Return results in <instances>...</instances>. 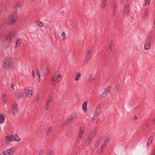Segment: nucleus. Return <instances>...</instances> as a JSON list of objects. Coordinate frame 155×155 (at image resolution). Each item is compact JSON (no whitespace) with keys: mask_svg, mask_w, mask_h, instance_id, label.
I'll return each instance as SVG.
<instances>
[{"mask_svg":"<svg viewBox=\"0 0 155 155\" xmlns=\"http://www.w3.org/2000/svg\"><path fill=\"white\" fill-rule=\"evenodd\" d=\"M63 78V76L59 74H57V72L55 71L51 79V81L52 83H54V82L57 83L60 82Z\"/></svg>","mask_w":155,"mask_h":155,"instance_id":"obj_1","label":"nucleus"},{"mask_svg":"<svg viewBox=\"0 0 155 155\" xmlns=\"http://www.w3.org/2000/svg\"><path fill=\"white\" fill-rule=\"evenodd\" d=\"M77 117V114L74 113L72 114L71 115L69 116L68 117V119L64 121L62 124L63 126H65L69 124L71 122H72L74 120L76 119Z\"/></svg>","mask_w":155,"mask_h":155,"instance_id":"obj_2","label":"nucleus"},{"mask_svg":"<svg viewBox=\"0 0 155 155\" xmlns=\"http://www.w3.org/2000/svg\"><path fill=\"white\" fill-rule=\"evenodd\" d=\"M18 16V14L16 12L12 13L10 15V25L14 24L15 23Z\"/></svg>","mask_w":155,"mask_h":155,"instance_id":"obj_3","label":"nucleus"},{"mask_svg":"<svg viewBox=\"0 0 155 155\" xmlns=\"http://www.w3.org/2000/svg\"><path fill=\"white\" fill-rule=\"evenodd\" d=\"M124 7V15L125 16H128L129 15L130 10L129 4L128 2L126 1Z\"/></svg>","mask_w":155,"mask_h":155,"instance_id":"obj_4","label":"nucleus"},{"mask_svg":"<svg viewBox=\"0 0 155 155\" xmlns=\"http://www.w3.org/2000/svg\"><path fill=\"white\" fill-rule=\"evenodd\" d=\"M85 128H84L81 127L80 128V131L79 132L78 136L76 138L77 141H79L81 140L83 135V134L84 132Z\"/></svg>","mask_w":155,"mask_h":155,"instance_id":"obj_5","label":"nucleus"},{"mask_svg":"<svg viewBox=\"0 0 155 155\" xmlns=\"http://www.w3.org/2000/svg\"><path fill=\"white\" fill-rule=\"evenodd\" d=\"M91 56V49H88L86 51V55L85 56V59L84 61L85 64L88 63V61L90 59Z\"/></svg>","mask_w":155,"mask_h":155,"instance_id":"obj_6","label":"nucleus"},{"mask_svg":"<svg viewBox=\"0 0 155 155\" xmlns=\"http://www.w3.org/2000/svg\"><path fill=\"white\" fill-rule=\"evenodd\" d=\"M12 112L14 116L18 115V106L16 104H13L12 110Z\"/></svg>","mask_w":155,"mask_h":155,"instance_id":"obj_7","label":"nucleus"},{"mask_svg":"<svg viewBox=\"0 0 155 155\" xmlns=\"http://www.w3.org/2000/svg\"><path fill=\"white\" fill-rule=\"evenodd\" d=\"M97 131V127L94 128L91 131V133L88 135V137L93 139L96 135Z\"/></svg>","mask_w":155,"mask_h":155,"instance_id":"obj_8","label":"nucleus"},{"mask_svg":"<svg viewBox=\"0 0 155 155\" xmlns=\"http://www.w3.org/2000/svg\"><path fill=\"white\" fill-rule=\"evenodd\" d=\"M10 142V136L6 135L4 138L3 143L4 146H8Z\"/></svg>","mask_w":155,"mask_h":155,"instance_id":"obj_9","label":"nucleus"},{"mask_svg":"<svg viewBox=\"0 0 155 155\" xmlns=\"http://www.w3.org/2000/svg\"><path fill=\"white\" fill-rule=\"evenodd\" d=\"M101 109L100 107L99 106L97 107L96 110L95 111L93 116L96 118H97L98 116H99L100 114Z\"/></svg>","mask_w":155,"mask_h":155,"instance_id":"obj_10","label":"nucleus"},{"mask_svg":"<svg viewBox=\"0 0 155 155\" xmlns=\"http://www.w3.org/2000/svg\"><path fill=\"white\" fill-rule=\"evenodd\" d=\"M20 140V138L17 134L10 136V141H15L16 142H19Z\"/></svg>","mask_w":155,"mask_h":155,"instance_id":"obj_11","label":"nucleus"},{"mask_svg":"<svg viewBox=\"0 0 155 155\" xmlns=\"http://www.w3.org/2000/svg\"><path fill=\"white\" fill-rule=\"evenodd\" d=\"M10 65L9 58H6L4 64V69H8Z\"/></svg>","mask_w":155,"mask_h":155,"instance_id":"obj_12","label":"nucleus"},{"mask_svg":"<svg viewBox=\"0 0 155 155\" xmlns=\"http://www.w3.org/2000/svg\"><path fill=\"white\" fill-rule=\"evenodd\" d=\"M25 93L27 97L29 98L31 97L32 94V89H26L25 90Z\"/></svg>","mask_w":155,"mask_h":155,"instance_id":"obj_13","label":"nucleus"},{"mask_svg":"<svg viewBox=\"0 0 155 155\" xmlns=\"http://www.w3.org/2000/svg\"><path fill=\"white\" fill-rule=\"evenodd\" d=\"M104 137L103 136H102L99 137L94 145V148H97L99 146L101 142L102 141Z\"/></svg>","mask_w":155,"mask_h":155,"instance_id":"obj_14","label":"nucleus"},{"mask_svg":"<svg viewBox=\"0 0 155 155\" xmlns=\"http://www.w3.org/2000/svg\"><path fill=\"white\" fill-rule=\"evenodd\" d=\"M120 88V85L119 84H117L114 88L112 94H117L119 91Z\"/></svg>","mask_w":155,"mask_h":155,"instance_id":"obj_15","label":"nucleus"},{"mask_svg":"<svg viewBox=\"0 0 155 155\" xmlns=\"http://www.w3.org/2000/svg\"><path fill=\"white\" fill-rule=\"evenodd\" d=\"M21 2L20 1L17 2L16 5L14 6V9L15 11H17L19 8H21Z\"/></svg>","mask_w":155,"mask_h":155,"instance_id":"obj_16","label":"nucleus"},{"mask_svg":"<svg viewBox=\"0 0 155 155\" xmlns=\"http://www.w3.org/2000/svg\"><path fill=\"white\" fill-rule=\"evenodd\" d=\"M93 139L88 136L86 140L85 141L84 143L85 146H88L89 144L91 142Z\"/></svg>","mask_w":155,"mask_h":155,"instance_id":"obj_17","label":"nucleus"},{"mask_svg":"<svg viewBox=\"0 0 155 155\" xmlns=\"http://www.w3.org/2000/svg\"><path fill=\"white\" fill-rule=\"evenodd\" d=\"M48 69L47 68H45L44 70H42L41 73V76H43L48 74Z\"/></svg>","mask_w":155,"mask_h":155,"instance_id":"obj_18","label":"nucleus"},{"mask_svg":"<svg viewBox=\"0 0 155 155\" xmlns=\"http://www.w3.org/2000/svg\"><path fill=\"white\" fill-rule=\"evenodd\" d=\"M10 37L7 36L5 37L3 39L2 42L4 45H7L9 42Z\"/></svg>","mask_w":155,"mask_h":155,"instance_id":"obj_19","label":"nucleus"},{"mask_svg":"<svg viewBox=\"0 0 155 155\" xmlns=\"http://www.w3.org/2000/svg\"><path fill=\"white\" fill-rule=\"evenodd\" d=\"M113 46V43L112 42H111L107 49V52L108 54H110L111 53Z\"/></svg>","mask_w":155,"mask_h":155,"instance_id":"obj_20","label":"nucleus"},{"mask_svg":"<svg viewBox=\"0 0 155 155\" xmlns=\"http://www.w3.org/2000/svg\"><path fill=\"white\" fill-rule=\"evenodd\" d=\"M21 41L20 39L19 38H17V41L15 42V49L16 48L20 46L21 45Z\"/></svg>","mask_w":155,"mask_h":155,"instance_id":"obj_21","label":"nucleus"},{"mask_svg":"<svg viewBox=\"0 0 155 155\" xmlns=\"http://www.w3.org/2000/svg\"><path fill=\"white\" fill-rule=\"evenodd\" d=\"M111 88V87L110 86H109L105 88L104 91L107 94L110 92Z\"/></svg>","mask_w":155,"mask_h":155,"instance_id":"obj_22","label":"nucleus"},{"mask_svg":"<svg viewBox=\"0 0 155 155\" xmlns=\"http://www.w3.org/2000/svg\"><path fill=\"white\" fill-rule=\"evenodd\" d=\"M87 101H85L82 105L83 109L84 111L86 112L87 111Z\"/></svg>","mask_w":155,"mask_h":155,"instance_id":"obj_23","label":"nucleus"},{"mask_svg":"<svg viewBox=\"0 0 155 155\" xmlns=\"http://www.w3.org/2000/svg\"><path fill=\"white\" fill-rule=\"evenodd\" d=\"M5 122V119L4 115L2 114H0V124H3Z\"/></svg>","mask_w":155,"mask_h":155,"instance_id":"obj_24","label":"nucleus"},{"mask_svg":"<svg viewBox=\"0 0 155 155\" xmlns=\"http://www.w3.org/2000/svg\"><path fill=\"white\" fill-rule=\"evenodd\" d=\"M152 38V35L150 34L148 36L147 39L146 40V43H151V40Z\"/></svg>","mask_w":155,"mask_h":155,"instance_id":"obj_25","label":"nucleus"},{"mask_svg":"<svg viewBox=\"0 0 155 155\" xmlns=\"http://www.w3.org/2000/svg\"><path fill=\"white\" fill-rule=\"evenodd\" d=\"M151 43H145L144 45V49L146 50H148L151 48Z\"/></svg>","mask_w":155,"mask_h":155,"instance_id":"obj_26","label":"nucleus"},{"mask_svg":"<svg viewBox=\"0 0 155 155\" xmlns=\"http://www.w3.org/2000/svg\"><path fill=\"white\" fill-rule=\"evenodd\" d=\"M81 74L80 73H77L74 78V80L76 81H79V78L81 77Z\"/></svg>","mask_w":155,"mask_h":155,"instance_id":"obj_27","label":"nucleus"},{"mask_svg":"<svg viewBox=\"0 0 155 155\" xmlns=\"http://www.w3.org/2000/svg\"><path fill=\"white\" fill-rule=\"evenodd\" d=\"M149 11V9L147 8L145 10V11L144 14V15L143 16V19H145L148 16V13Z\"/></svg>","mask_w":155,"mask_h":155,"instance_id":"obj_28","label":"nucleus"},{"mask_svg":"<svg viewBox=\"0 0 155 155\" xmlns=\"http://www.w3.org/2000/svg\"><path fill=\"white\" fill-rule=\"evenodd\" d=\"M10 149H8L4 150L3 153V155H9Z\"/></svg>","mask_w":155,"mask_h":155,"instance_id":"obj_29","label":"nucleus"},{"mask_svg":"<svg viewBox=\"0 0 155 155\" xmlns=\"http://www.w3.org/2000/svg\"><path fill=\"white\" fill-rule=\"evenodd\" d=\"M106 1L107 0H102L101 7L103 9H104L105 8V7L106 5Z\"/></svg>","mask_w":155,"mask_h":155,"instance_id":"obj_30","label":"nucleus"},{"mask_svg":"<svg viewBox=\"0 0 155 155\" xmlns=\"http://www.w3.org/2000/svg\"><path fill=\"white\" fill-rule=\"evenodd\" d=\"M36 22V24L39 27H42L44 25V24L42 22L37 21Z\"/></svg>","mask_w":155,"mask_h":155,"instance_id":"obj_31","label":"nucleus"},{"mask_svg":"<svg viewBox=\"0 0 155 155\" xmlns=\"http://www.w3.org/2000/svg\"><path fill=\"white\" fill-rule=\"evenodd\" d=\"M16 34L15 31V30H12L10 31V40Z\"/></svg>","mask_w":155,"mask_h":155,"instance_id":"obj_32","label":"nucleus"},{"mask_svg":"<svg viewBox=\"0 0 155 155\" xmlns=\"http://www.w3.org/2000/svg\"><path fill=\"white\" fill-rule=\"evenodd\" d=\"M94 80V77L92 75H90L88 77V80L89 81V82L92 81Z\"/></svg>","mask_w":155,"mask_h":155,"instance_id":"obj_33","label":"nucleus"},{"mask_svg":"<svg viewBox=\"0 0 155 155\" xmlns=\"http://www.w3.org/2000/svg\"><path fill=\"white\" fill-rule=\"evenodd\" d=\"M16 150V148L13 147L10 148V155L13 154L15 151Z\"/></svg>","mask_w":155,"mask_h":155,"instance_id":"obj_34","label":"nucleus"},{"mask_svg":"<svg viewBox=\"0 0 155 155\" xmlns=\"http://www.w3.org/2000/svg\"><path fill=\"white\" fill-rule=\"evenodd\" d=\"M36 71L37 72V74L38 76L39 77V82H40L41 81V79H40V76H41V73L40 72V71L39 69H37L36 70Z\"/></svg>","mask_w":155,"mask_h":155,"instance_id":"obj_35","label":"nucleus"},{"mask_svg":"<svg viewBox=\"0 0 155 155\" xmlns=\"http://www.w3.org/2000/svg\"><path fill=\"white\" fill-rule=\"evenodd\" d=\"M118 4L117 2H116L115 3H114V7L113 8L114 10H116L117 8V6L118 5Z\"/></svg>","mask_w":155,"mask_h":155,"instance_id":"obj_36","label":"nucleus"},{"mask_svg":"<svg viewBox=\"0 0 155 155\" xmlns=\"http://www.w3.org/2000/svg\"><path fill=\"white\" fill-rule=\"evenodd\" d=\"M52 130L51 128L50 127H49L47 130L46 131V134L48 135L49 134Z\"/></svg>","mask_w":155,"mask_h":155,"instance_id":"obj_37","label":"nucleus"},{"mask_svg":"<svg viewBox=\"0 0 155 155\" xmlns=\"http://www.w3.org/2000/svg\"><path fill=\"white\" fill-rule=\"evenodd\" d=\"M52 99L51 97H49L48 99L47 105H50L51 101Z\"/></svg>","mask_w":155,"mask_h":155,"instance_id":"obj_38","label":"nucleus"},{"mask_svg":"<svg viewBox=\"0 0 155 155\" xmlns=\"http://www.w3.org/2000/svg\"><path fill=\"white\" fill-rule=\"evenodd\" d=\"M107 94L103 91V93L101 95V98H105L107 97Z\"/></svg>","mask_w":155,"mask_h":155,"instance_id":"obj_39","label":"nucleus"},{"mask_svg":"<svg viewBox=\"0 0 155 155\" xmlns=\"http://www.w3.org/2000/svg\"><path fill=\"white\" fill-rule=\"evenodd\" d=\"M150 4V0H145L144 4L145 6H149Z\"/></svg>","mask_w":155,"mask_h":155,"instance_id":"obj_40","label":"nucleus"},{"mask_svg":"<svg viewBox=\"0 0 155 155\" xmlns=\"http://www.w3.org/2000/svg\"><path fill=\"white\" fill-rule=\"evenodd\" d=\"M3 103L4 104L7 103V99L6 98V95H4L3 96Z\"/></svg>","mask_w":155,"mask_h":155,"instance_id":"obj_41","label":"nucleus"},{"mask_svg":"<svg viewBox=\"0 0 155 155\" xmlns=\"http://www.w3.org/2000/svg\"><path fill=\"white\" fill-rule=\"evenodd\" d=\"M106 144L104 143L101 146L100 148V151L102 152L103 150L105 147Z\"/></svg>","mask_w":155,"mask_h":155,"instance_id":"obj_42","label":"nucleus"},{"mask_svg":"<svg viewBox=\"0 0 155 155\" xmlns=\"http://www.w3.org/2000/svg\"><path fill=\"white\" fill-rule=\"evenodd\" d=\"M153 138V136H150L149 138L148 142L151 143L152 142Z\"/></svg>","mask_w":155,"mask_h":155,"instance_id":"obj_43","label":"nucleus"},{"mask_svg":"<svg viewBox=\"0 0 155 155\" xmlns=\"http://www.w3.org/2000/svg\"><path fill=\"white\" fill-rule=\"evenodd\" d=\"M14 65V61L12 60L10 58V67H13Z\"/></svg>","mask_w":155,"mask_h":155,"instance_id":"obj_44","label":"nucleus"},{"mask_svg":"<svg viewBox=\"0 0 155 155\" xmlns=\"http://www.w3.org/2000/svg\"><path fill=\"white\" fill-rule=\"evenodd\" d=\"M52 153V150L51 149H50L48 150L47 155H51Z\"/></svg>","mask_w":155,"mask_h":155,"instance_id":"obj_45","label":"nucleus"},{"mask_svg":"<svg viewBox=\"0 0 155 155\" xmlns=\"http://www.w3.org/2000/svg\"><path fill=\"white\" fill-rule=\"evenodd\" d=\"M96 119L97 118H95L93 116L92 117L91 120V122L92 123H93V122L94 121H95V120H96Z\"/></svg>","mask_w":155,"mask_h":155,"instance_id":"obj_46","label":"nucleus"},{"mask_svg":"<svg viewBox=\"0 0 155 155\" xmlns=\"http://www.w3.org/2000/svg\"><path fill=\"white\" fill-rule=\"evenodd\" d=\"M62 37L63 38V39H64L66 37V34L64 32H63L62 34Z\"/></svg>","mask_w":155,"mask_h":155,"instance_id":"obj_47","label":"nucleus"},{"mask_svg":"<svg viewBox=\"0 0 155 155\" xmlns=\"http://www.w3.org/2000/svg\"><path fill=\"white\" fill-rule=\"evenodd\" d=\"M11 87L13 90H15L16 88V86L15 84H12Z\"/></svg>","mask_w":155,"mask_h":155,"instance_id":"obj_48","label":"nucleus"},{"mask_svg":"<svg viewBox=\"0 0 155 155\" xmlns=\"http://www.w3.org/2000/svg\"><path fill=\"white\" fill-rule=\"evenodd\" d=\"M43 152V150L41 149L39 152L38 155H41Z\"/></svg>","mask_w":155,"mask_h":155,"instance_id":"obj_49","label":"nucleus"},{"mask_svg":"<svg viewBox=\"0 0 155 155\" xmlns=\"http://www.w3.org/2000/svg\"><path fill=\"white\" fill-rule=\"evenodd\" d=\"M151 144V143H150L148 142H147V144L146 146V147H147V149H148L149 148V147H150Z\"/></svg>","mask_w":155,"mask_h":155,"instance_id":"obj_50","label":"nucleus"},{"mask_svg":"<svg viewBox=\"0 0 155 155\" xmlns=\"http://www.w3.org/2000/svg\"><path fill=\"white\" fill-rule=\"evenodd\" d=\"M109 140V139H107L104 142V143L106 144L108 143V141Z\"/></svg>","mask_w":155,"mask_h":155,"instance_id":"obj_51","label":"nucleus"},{"mask_svg":"<svg viewBox=\"0 0 155 155\" xmlns=\"http://www.w3.org/2000/svg\"><path fill=\"white\" fill-rule=\"evenodd\" d=\"M32 76H33L34 78L35 76V74L34 72L33 71H32Z\"/></svg>","mask_w":155,"mask_h":155,"instance_id":"obj_52","label":"nucleus"},{"mask_svg":"<svg viewBox=\"0 0 155 155\" xmlns=\"http://www.w3.org/2000/svg\"><path fill=\"white\" fill-rule=\"evenodd\" d=\"M50 105H46V106H45V109L47 110L48 108L49 107V106Z\"/></svg>","mask_w":155,"mask_h":155,"instance_id":"obj_53","label":"nucleus"},{"mask_svg":"<svg viewBox=\"0 0 155 155\" xmlns=\"http://www.w3.org/2000/svg\"><path fill=\"white\" fill-rule=\"evenodd\" d=\"M152 123L153 125H154L155 124V118L152 120Z\"/></svg>","mask_w":155,"mask_h":155,"instance_id":"obj_54","label":"nucleus"},{"mask_svg":"<svg viewBox=\"0 0 155 155\" xmlns=\"http://www.w3.org/2000/svg\"><path fill=\"white\" fill-rule=\"evenodd\" d=\"M152 153L155 155V148H154V150L153 151V152L151 153Z\"/></svg>","mask_w":155,"mask_h":155,"instance_id":"obj_55","label":"nucleus"},{"mask_svg":"<svg viewBox=\"0 0 155 155\" xmlns=\"http://www.w3.org/2000/svg\"><path fill=\"white\" fill-rule=\"evenodd\" d=\"M116 10H114L113 11V14L114 15H115L116 14Z\"/></svg>","mask_w":155,"mask_h":155,"instance_id":"obj_56","label":"nucleus"},{"mask_svg":"<svg viewBox=\"0 0 155 155\" xmlns=\"http://www.w3.org/2000/svg\"><path fill=\"white\" fill-rule=\"evenodd\" d=\"M134 118L135 120H137V118L136 115L134 116Z\"/></svg>","mask_w":155,"mask_h":155,"instance_id":"obj_57","label":"nucleus"},{"mask_svg":"<svg viewBox=\"0 0 155 155\" xmlns=\"http://www.w3.org/2000/svg\"><path fill=\"white\" fill-rule=\"evenodd\" d=\"M39 101V99H36L37 101Z\"/></svg>","mask_w":155,"mask_h":155,"instance_id":"obj_58","label":"nucleus"},{"mask_svg":"<svg viewBox=\"0 0 155 155\" xmlns=\"http://www.w3.org/2000/svg\"><path fill=\"white\" fill-rule=\"evenodd\" d=\"M150 155H155V154H152V153H151V154Z\"/></svg>","mask_w":155,"mask_h":155,"instance_id":"obj_59","label":"nucleus"},{"mask_svg":"<svg viewBox=\"0 0 155 155\" xmlns=\"http://www.w3.org/2000/svg\"><path fill=\"white\" fill-rule=\"evenodd\" d=\"M124 1V0H121V2H123Z\"/></svg>","mask_w":155,"mask_h":155,"instance_id":"obj_60","label":"nucleus"}]
</instances>
